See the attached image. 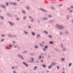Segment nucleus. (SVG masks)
Wrapping results in <instances>:
<instances>
[{
	"instance_id": "obj_7",
	"label": "nucleus",
	"mask_w": 73,
	"mask_h": 73,
	"mask_svg": "<svg viewBox=\"0 0 73 73\" xmlns=\"http://www.w3.org/2000/svg\"><path fill=\"white\" fill-rule=\"evenodd\" d=\"M8 22L9 24V25H11V27H13V26H14V25H13V23H12V22L10 21H9Z\"/></svg>"
},
{
	"instance_id": "obj_63",
	"label": "nucleus",
	"mask_w": 73,
	"mask_h": 73,
	"mask_svg": "<svg viewBox=\"0 0 73 73\" xmlns=\"http://www.w3.org/2000/svg\"><path fill=\"white\" fill-rule=\"evenodd\" d=\"M62 73H65V71H63Z\"/></svg>"
},
{
	"instance_id": "obj_36",
	"label": "nucleus",
	"mask_w": 73,
	"mask_h": 73,
	"mask_svg": "<svg viewBox=\"0 0 73 73\" xmlns=\"http://www.w3.org/2000/svg\"><path fill=\"white\" fill-rule=\"evenodd\" d=\"M22 12L23 13H24V14H25V11L24 10H23L22 11Z\"/></svg>"
},
{
	"instance_id": "obj_8",
	"label": "nucleus",
	"mask_w": 73,
	"mask_h": 73,
	"mask_svg": "<svg viewBox=\"0 0 73 73\" xmlns=\"http://www.w3.org/2000/svg\"><path fill=\"white\" fill-rule=\"evenodd\" d=\"M22 63L23 64H24V65H25L26 67H28V64H27L25 62H23Z\"/></svg>"
},
{
	"instance_id": "obj_11",
	"label": "nucleus",
	"mask_w": 73,
	"mask_h": 73,
	"mask_svg": "<svg viewBox=\"0 0 73 73\" xmlns=\"http://www.w3.org/2000/svg\"><path fill=\"white\" fill-rule=\"evenodd\" d=\"M51 65L52 66H54V65H56V63H52L51 64Z\"/></svg>"
},
{
	"instance_id": "obj_54",
	"label": "nucleus",
	"mask_w": 73,
	"mask_h": 73,
	"mask_svg": "<svg viewBox=\"0 0 73 73\" xmlns=\"http://www.w3.org/2000/svg\"><path fill=\"white\" fill-rule=\"evenodd\" d=\"M40 20H38V22L40 23Z\"/></svg>"
},
{
	"instance_id": "obj_28",
	"label": "nucleus",
	"mask_w": 73,
	"mask_h": 73,
	"mask_svg": "<svg viewBox=\"0 0 73 73\" xmlns=\"http://www.w3.org/2000/svg\"><path fill=\"white\" fill-rule=\"evenodd\" d=\"M27 19V17L25 16H24L23 17V20H25V19Z\"/></svg>"
},
{
	"instance_id": "obj_13",
	"label": "nucleus",
	"mask_w": 73,
	"mask_h": 73,
	"mask_svg": "<svg viewBox=\"0 0 73 73\" xmlns=\"http://www.w3.org/2000/svg\"><path fill=\"white\" fill-rule=\"evenodd\" d=\"M52 66L51 65H50L48 66V69H51V68H52Z\"/></svg>"
},
{
	"instance_id": "obj_53",
	"label": "nucleus",
	"mask_w": 73,
	"mask_h": 73,
	"mask_svg": "<svg viewBox=\"0 0 73 73\" xmlns=\"http://www.w3.org/2000/svg\"><path fill=\"white\" fill-rule=\"evenodd\" d=\"M11 68L12 69H15V68L13 66H12L11 67Z\"/></svg>"
},
{
	"instance_id": "obj_39",
	"label": "nucleus",
	"mask_w": 73,
	"mask_h": 73,
	"mask_svg": "<svg viewBox=\"0 0 73 73\" xmlns=\"http://www.w3.org/2000/svg\"><path fill=\"white\" fill-rule=\"evenodd\" d=\"M1 37H5V35H1Z\"/></svg>"
},
{
	"instance_id": "obj_41",
	"label": "nucleus",
	"mask_w": 73,
	"mask_h": 73,
	"mask_svg": "<svg viewBox=\"0 0 73 73\" xmlns=\"http://www.w3.org/2000/svg\"><path fill=\"white\" fill-rule=\"evenodd\" d=\"M30 54L31 55V56H34L35 55V53H33V54Z\"/></svg>"
},
{
	"instance_id": "obj_12",
	"label": "nucleus",
	"mask_w": 73,
	"mask_h": 73,
	"mask_svg": "<svg viewBox=\"0 0 73 73\" xmlns=\"http://www.w3.org/2000/svg\"><path fill=\"white\" fill-rule=\"evenodd\" d=\"M8 36L9 37H12V35H11L10 34H8Z\"/></svg>"
},
{
	"instance_id": "obj_5",
	"label": "nucleus",
	"mask_w": 73,
	"mask_h": 73,
	"mask_svg": "<svg viewBox=\"0 0 73 73\" xmlns=\"http://www.w3.org/2000/svg\"><path fill=\"white\" fill-rule=\"evenodd\" d=\"M10 4L11 5H17V3H16V2L11 3V2H10Z\"/></svg>"
},
{
	"instance_id": "obj_47",
	"label": "nucleus",
	"mask_w": 73,
	"mask_h": 73,
	"mask_svg": "<svg viewBox=\"0 0 73 73\" xmlns=\"http://www.w3.org/2000/svg\"><path fill=\"white\" fill-rule=\"evenodd\" d=\"M13 42L14 44H15V43H16V42H15V41L13 40L12 41Z\"/></svg>"
},
{
	"instance_id": "obj_37",
	"label": "nucleus",
	"mask_w": 73,
	"mask_h": 73,
	"mask_svg": "<svg viewBox=\"0 0 73 73\" xmlns=\"http://www.w3.org/2000/svg\"><path fill=\"white\" fill-rule=\"evenodd\" d=\"M44 48H45V49H47V48H48V46H44Z\"/></svg>"
},
{
	"instance_id": "obj_30",
	"label": "nucleus",
	"mask_w": 73,
	"mask_h": 73,
	"mask_svg": "<svg viewBox=\"0 0 73 73\" xmlns=\"http://www.w3.org/2000/svg\"><path fill=\"white\" fill-rule=\"evenodd\" d=\"M4 41V38H3L1 40V42H3Z\"/></svg>"
},
{
	"instance_id": "obj_2",
	"label": "nucleus",
	"mask_w": 73,
	"mask_h": 73,
	"mask_svg": "<svg viewBox=\"0 0 73 73\" xmlns=\"http://www.w3.org/2000/svg\"><path fill=\"white\" fill-rule=\"evenodd\" d=\"M17 56L18 57H19L22 60H24V58H23V56L21 55L20 54H18Z\"/></svg>"
},
{
	"instance_id": "obj_32",
	"label": "nucleus",
	"mask_w": 73,
	"mask_h": 73,
	"mask_svg": "<svg viewBox=\"0 0 73 73\" xmlns=\"http://www.w3.org/2000/svg\"><path fill=\"white\" fill-rule=\"evenodd\" d=\"M50 44H53V42L52 41H50Z\"/></svg>"
},
{
	"instance_id": "obj_62",
	"label": "nucleus",
	"mask_w": 73,
	"mask_h": 73,
	"mask_svg": "<svg viewBox=\"0 0 73 73\" xmlns=\"http://www.w3.org/2000/svg\"><path fill=\"white\" fill-rule=\"evenodd\" d=\"M17 46H14V48H17Z\"/></svg>"
},
{
	"instance_id": "obj_35",
	"label": "nucleus",
	"mask_w": 73,
	"mask_h": 73,
	"mask_svg": "<svg viewBox=\"0 0 73 73\" xmlns=\"http://www.w3.org/2000/svg\"><path fill=\"white\" fill-rule=\"evenodd\" d=\"M7 15L9 16H11V15L9 13H7Z\"/></svg>"
},
{
	"instance_id": "obj_57",
	"label": "nucleus",
	"mask_w": 73,
	"mask_h": 73,
	"mask_svg": "<svg viewBox=\"0 0 73 73\" xmlns=\"http://www.w3.org/2000/svg\"><path fill=\"white\" fill-rule=\"evenodd\" d=\"M52 21H49V23H52Z\"/></svg>"
},
{
	"instance_id": "obj_6",
	"label": "nucleus",
	"mask_w": 73,
	"mask_h": 73,
	"mask_svg": "<svg viewBox=\"0 0 73 73\" xmlns=\"http://www.w3.org/2000/svg\"><path fill=\"white\" fill-rule=\"evenodd\" d=\"M40 11H43V12H47V11L45 10V9H42V8H40Z\"/></svg>"
},
{
	"instance_id": "obj_50",
	"label": "nucleus",
	"mask_w": 73,
	"mask_h": 73,
	"mask_svg": "<svg viewBox=\"0 0 73 73\" xmlns=\"http://www.w3.org/2000/svg\"><path fill=\"white\" fill-rule=\"evenodd\" d=\"M70 10V8H68L67 9V11H69V10Z\"/></svg>"
},
{
	"instance_id": "obj_22",
	"label": "nucleus",
	"mask_w": 73,
	"mask_h": 73,
	"mask_svg": "<svg viewBox=\"0 0 73 73\" xmlns=\"http://www.w3.org/2000/svg\"><path fill=\"white\" fill-rule=\"evenodd\" d=\"M43 50L44 51V52H46V49L45 48H42Z\"/></svg>"
},
{
	"instance_id": "obj_48",
	"label": "nucleus",
	"mask_w": 73,
	"mask_h": 73,
	"mask_svg": "<svg viewBox=\"0 0 73 73\" xmlns=\"http://www.w3.org/2000/svg\"><path fill=\"white\" fill-rule=\"evenodd\" d=\"M60 35H62V32H60Z\"/></svg>"
},
{
	"instance_id": "obj_16",
	"label": "nucleus",
	"mask_w": 73,
	"mask_h": 73,
	"mask_svg": "<svg viewBox=\"0 0 73 73\" xmlns=\"http://www.w3.org/2000/svg\"><path fill=\"white\" fill-rule=\"evenodd\" d=\"M39 44L40 47H43V46H44V45L42 44H41V43H39Z\"/></svg>"
},
{
	"instance_id": "obj_46",
	"label": "nucleus",
	"mask_w": 73,
	"mask_h": 73,
	"mask_svg": "<svg viewBox=\"0 0 73 73\" xmlns=\"http://www.w3.org/2000/svg\"><path fill=\"white\" fill-rule=\"evenodd\" d=\"M13 73H17L16 72V71H13Z\"/></svg>"
},
{
	"instance_id": "obj_51",
	"label": "nucleus",
	"mask_w": 73,
	"mask_h": 73,
	"mask_svg": "<svg viewBox=\"0 0 73 73\" xmlns=\"http://www.w3.org/2000/svg\"><path fill=\"white\" fill-rule=\"evenodd\" d=\"M66 34H68V31H66Z\"/></svg>"
},
{
	"instance_id": "obj_18",
	"label": "nucleus",
	"mask_w": 73,
	"mask_h": 73,
	"mask_svg": "<svg viewBox=\"0 0 73 73\" xmlns=\"http://www.w3.org/2000/svg\"><path fill=\"white\" fill-rule=\"evenodd\" d=\"M38 47V46L37 45H35V48H36V49H37Z\"/></svg>"
},
{
	"instance_id": "obj_42",
	"label": "nucleus",
	"mask_w": 73,
	"mask_h": 73,
	"mask_svg": "<svg viewBox=\"0 0 73 73\" xmlns=\"http://www.w3.org/2000/svg\"><path fill=\"white\" fill-rule=\"evenodd\" d=\"M17 37V36L16 35H12V37Z\"/></svg>"
},
{
	"instance_id": "obj_49",
	"label": "nucleus",
	"mask_w": 73,
	"mask_h": 73,
	"mask_svg": "<svg viewBox=\"0 0 73 73\" xmlns=\"http://www.w3.org/2000/svg\"><path fill=\"white\" fill-rule=\"evenodd\" d=\"M6 5H9L8 3L6 2Z\"/></svg>"
},
{
	"instance_id": "obj_61",
	"label": "nucleus",
	"mask_w": 73,
	"mask_h": 73,
	"mask_svg": "<svg viewBox=\"0 0 73 73\" xmlns=\"http://www.w3.org/2000/svg\"><path fill=\"white\" fill-rule=\"evenodd\" d=\"M41 62H43V60H42L41 61Z\"/></svg>"
},
{
	"instance_id": "obj_59",
	"label": "nucleus",
	"mask_w": 73,
	"mask_h": 73,
	"mask_svg": "<svg viewBox=\"0 0 73 73\" xmlns=\"http://www.w3.org/2000/svg\"><path fill=\"white\" fill-rule=\"evenodd\" d=\"M44 56H45V55H46V53H44Z\"/></svg>"
},
{
	"instance_id": "obj_20",
	"label": "nucleus",
	"mask_w": 73,
	"mask_h": 73,
	"mask_svg": "<svg viewBox=\"0 0 73 73\" xmlns=\"http://www.w3.org/2000/svg\"><path fill=\"white\" fill-rule=\"evenodd\" d=\"M48 37L50 38H52V35H49Z\"/></svg>"
},
{
	"instance_id": "obj_10",
	"label": "nucleus",
	"mask_w": 73,
	"mask_h": 73,
	"mask_svg": "<svg viewBox=\"0 0 73 73\" xmlns=\"http://www.w3.org/2000/svg\"><path fill=\"white\" fill-rule=\"evenodd\" d=\"M62 50L63 52H65V50H66V48H65V47L62 48Z\"/></svg>"
},
{
	"instance_id": "obj_29",
	"label": "nucleus",
	"mask_w": 73,
	"mask_h": 73,
	"mask_svg": "<svg viewBox=\"0 0 73 73\" xmlns=\"http://www.w3.org/2000/svg\"><path fill=\"white\" fill-rule=\"evenodd\" d=\"M1 19V20H3V19H4V18L3 17H2L1 16H0Z\"/></svg>"
},
{
	"instance_id": "obj_38",
	"label": "nucleus",
	"mask_w": 73,
	"mask_h": 73,
	"mask_svg": "<svg viewBox=\"0 0 73 73\" xmlns=\"http://www.w3.org/2000/svg\"><path fill=\"white\" fill-rule=\"evenodd\" d=\"M72 65V63H70L69 64V67H70V66H71Z\"/></svg>"
},
{
	"instance_id": "obj_33",
	"label": "nucleus",
	"mask_w": 73,
	"mask_h": 73,
	"mask_svg": "<svg viewBox=\"0 0 73 73\" xmlns=\"http://www.w3.org/2000/svg\"><path fill=\"white\" fill-rule=\"evenodd\" d=\"M42 66L43 68H45L46 67V65L45 64H43L42 65Z\"/></svg>"
},
{
	"instance_id": "obj_45",
	"label": "nucleus",
	"mask_w": 73,
	"mask_h": 73,
	"mask_svg": "<svg viewBox=\"0 0 73 73\" xmlns=\"http://www.w3.org/2000/svg\"><path fill=\"white\" fill-rule=\"evenodd\" d=\"M28 27L29 29H31V26H29Z\"/></svg>"
},
{
	"instance_id": "obj_40",
	"label": "nucleus",
	"mask_w": 73,
	"mask_h": 73,
	"mask_svg": "<svg viewBox=\"0 0 73 73\" xmlns=\"http://www.w3.org/2000/svg\"><path fill=\"white\" fill-rule=\"evenodd\" d=\"M41 58V56L40 55L39 56V60H40V59Z\"/></svg>"
},
{
	"instance_id": "obj_43",
	"label": "nucleus",
	"mask_w": 73,
	"mask_h": 73,
	"mask_svg": "<svg viewBox=\"0 0 73 73\" xmlns=\"http://www.w3.org/2000/svg\"><path fill=\"white\" fill-rule=\"evenodd\" d=\"M31 60L33 61H34V58H31Z\"/></svg>"
},
{
	"instance_id": "obj_27",
	"label": "nucleus",
	"mask_w": 73,
	"mask_h": 73,
	"mask_svg": "<svg viewBox=\"0 0 73 73\" xmlns=\"http://www.w3.org/2000/svg\"><path fill=\"white\" fill-rule=\"evenodd\" d=\"M64 58H61V61L62 62H63L64 61Z\"/></svg>"
},
{
	"instance_id": "obj_34",
	"label": "nucleus",
	"mask_w": 73,
	"mask_h": 73,
	"mask_svg": "<svg viewBox=\"0 0 73 73\" xmlns=\"http://www.w3.org/2000/svg\"><path fill=\"white\" fill-rule=\"evenodd\" d=\"M28 61L29 62H31L32 63H33L34 62V61H31L30 60H29Z\"/></svg>"
},
{
	"instance_id": "obj_15",
	"label": "nucleus",
	"mask_w": 73,
	"mask_h": 73,
	"mask_svg": "<svg viewBox=\"0 0 73 73\" xmlns=\"http://www.w3.org/2000/svg\"><path fill=\"white\" fill-rule=\"evenodd\" d=\"M60 47L61 48H64V44H61Z\"/></svg>"
},
{
	"instance_id": "obj_23",
	"label": "nucleus",
	"mask_w": 73,
	"mask_h": 73,
	"mask_svg": "<svg viewBox=\"0 0 73 73\" xmlns=\"http://www.w3.org/2000/svg\"><path fill=\"white\" fill-rule=\"evenodd\" d=\"M36 37L37 38H38V39L39 38H40V34L36 36Z\"/></svg>"
},
{
	"instance_id": "obj_64",
	"label": "nucleus",
	"mask_w": 73,
	"mask_h": 73,
	"mask_svg": "<svg viewBox=\"0 0 73 73\" xmlns=\"http://www.w3.org/2000/svg\"><path fill=\"white\" fill-rule=\"evenodd\" d=\"M47 72H49V70H47Z\"/></svg>"
},
{
	"instance_id": "obj_14",
	"label": "nucleus",
	"mask_w": 73,
	"mask_h": 73,
	"mask_svg": "<svg viewBox=\"0 0 73 73\" xmlns=\"http://www.w3.org/2000/svg\"><path fill=\"white\" fill-rule=\"evenodd\" d=\"M37 66H35L34 68V70H36L37 69Z\"/></svg>"
},
{
	"instance_id": "obj_17",
	"label": "nucleus",
	"mask_w": 73,
	"mask_h": 73,
	"mask_svg": "<svg viewBox=\"0 0 73 73\" xmlns=\"http://www.w3.org/2000/svg\"><path fill=\"white\" fill-rule=\"evenodd\" d=\"M43 33H45L46 34V35L48 34V32H47V31H43Z\"/></svg>"
},
{
	"instance_id": "obj_26",
	"label": "nucleus",
	"mask_w": 73,
	"mask_h": 73,
	"mask_svg": "<svg viewBox=\"0 0 73 73\" xmlns=\"http://www.w3.org/2000/svg\"><path fill=\"white\" fill-rule=\"evenodd\" d=\"M34 19H31V23H33L34 22Z\"/></svg>"
},
{
	"instance_id": "obj_58",
	"label": "nucleus",
	"mask_w": 73,
	"mask_h": 73,
	"mask_svg": "<svg viewBox=\"0 0 73 73\" xmlns=\"http://www.w3.org/2000/svg\"><path fill=\"white\" fill-rule=\"evenodd\" d=\"M17 20H19V18H17Z\"/></svg>"
},
{
	"instance_id": "obj_52",
	"label": "nucleus",
	"mask_w": 73,
	"mask_h": 73,
	"mask_svg": "<svg viewBox=\"0 0 73 73\" xmlns=\"http://www.w3.org/2000/svg\"><path fill=\"white\" fill-rule=\"evenodd\" d=\"M29 19H32V17L31 16H29Z\"/></svg>"
},
{
	"instance_id": "obj_4",
	"label": "nucleus",
	"mask_w": 73,
	"mask_h": 73,
	"mask_svg": "<svg viewBox=\"0 0 73 73\" xmlns=\"http://www.w3.org/2000/svg\"><path fill=\"white\" fill-rule=\"evenodd\" d=\"M42 19L43 20H48L47 17H44L42 18Z\"/></svg>"
},
{
	"instance_id": "obj_21",
	"label": "nucleus",
	"mask_w": 73,
	"mask_h": 73,
	"mask_svg": "<svg viewBox=\"0 0 73 73\" xmlns=\"http://www.w3.org/2000/svg\"><path fill=\"white\" fill-rule=\"evenodd\" d=\"M31 34L33 36H35V33L34 32H32Z\"/></svg>"
},
{
	"instance_id": "obj_19",
	"label": "nucleus",
	"mask_w": 73,
	"mask_h": 73,
	"mask_svg": "<svg viewBox=\"0 0 73 73\" xmlns=\"http://www.w3.org/2000/svg\"><path fill=\"white\" fill-rule=\"evenodd\" d=\"M26 8L27 9H28V10H30V8H29V7L27 6Z\"/></svg>"
},
{
	"instance_id": "obj_25",
	"label": "nucleus",
	"mask_w": 73,
	"mask_h": 73,
	"mask_svg": "<svg viewBox=\"0 0 73 73\" xmlns=\"http://www.w3.org/2000/svg\"><path fill=\"white\" fill-rule=\"evenodd\" d=\"M27 53V51H25L24 52H22V54H24V53Z\"/></svg>"
},
{
	"instance_id": "obj_24",
	"label": "nucleus",
	"mask_w": 73,
	"mask_h": 73,
	"mask_svg": "<svg viewBox=\"0 0 73 73\" xmlns=\"http://www.w3.org/2000/svg\"><path fill=\"white\" fill-rule=\"evenodd\" d=\"M51 9H53V10H54V9H55V8H54V7L53 6H52L51 7Z\"/></svg>"
},
{
	"instance_id": "obj_1",
	"label": "nucleus",
	"mask_w": 73,
	"mask_h": 73,
	"mask_svg": "<svg viewBox=\"0 0 73 73\" xmlns=\"http://www.w3.org/2000/svg\"><path fill=\"white\" fill-rule=\"evenodd\" d=\"M55 26L57 29H58L60 30H63L64 28V26L60 25L59 24H56Z\"/></svg>"
},
{
	"instance_id": "obj_9",
	"label": "nucleus",
	"mask_w": 73,
	"mask_h": 73,
	"mask_svg": "<svg viewBox=\"0 0 73 73\" xmlns=\"http://www.w3.org/2000/svg\"><path fill=\"white\" fill-rule=\"evenodd\" d=\"M48 17L50 19L53 17V15H48Z\"/></svg>"
},
{
	"instance_id": "obj_3",
	"label": "nucleus",
	"mask_w": 73,
	"mask_h": 73,
	"mask_svg": "<svg viewBox=\"0 0 73 73\" xmlns=\"http://www.w3.org/2000/svg\"><path fill=\"white\" fill-rule=\"evenodd\" d=\"M0 7L1 8H5V5L4 4L0 5Z\"/></svg>"
},
{
	"instance_id": "obj_44",
	"label": "nucleus",
	"mask_w": 73,
	"mask_h": 73,
	"mask_svg": "<svg viewBox=\"0 0 73 73\" xmlns=\"http://www.w3.org/2000/svg\"><path fill=\"white\" fill-rule=\"evenodd\" d=\"M69 12H70V13H72L73 12V10H71L70 11H69Z\"/></svg>"
},
{
	"instance_id": "obj_55",
	"label": "nucleus",
	"mask_w": 73,
	"mask_h": 73,
	"mask_svg": "<svg viewBox=\"0 0 73 73\" xmlns=\"http://www.w3.org/2000/svg\"><path fill=\"white\" fill-rule=\"evenodd\" d=\"M36 62H37V63H39V62L38 61V60H36Z\"/></svg>"
},
{
	"instance_id": "obj_60",
	"label": "nucleus",
	"mask_w": 73,
	"mask_h": 73,
	"mask_svg": "<svg viewBox=\"0 0 73 73\" xmlns=\"http://www.w3.org/2000/svg\"><path fill=\"white\" fill-rule=\"evenodd\" d=\"M73 8V6H71V8Z\"/></svg>"
},
{
	"instance_id": "obj_31",
	"label": "nucleus",
	"mask_w": 73,
	"mask_h": 73,
	"mask_svg": "<svg viewBox=\"0 0 73 73\" xmlns=\"http://www.w3.org/2000/svg\"><path fill=\"white\" fill-rule=\"evenodd\" d=\"M24 33H25V34H26V35H28V33L27 32L24 31Z\"/></svg>"
},
{
	"instance_id": "obj_56",
	"label": "nucleus",
	"mask_w": 73,
	"mask_h": 73,
	"mask_svg": "<svg viewBox=\"0 0 73 73\" xmlns=\"http://www.w3.org/2000/svg\"><path fill=\"white\" fill-rule=\"evenodd\" d=\"M58 68H59V66H57V69H58Z\"/></svg>"
}]
</instances>
